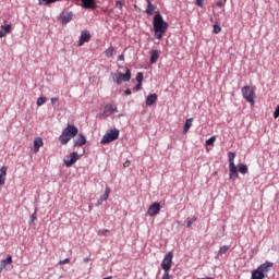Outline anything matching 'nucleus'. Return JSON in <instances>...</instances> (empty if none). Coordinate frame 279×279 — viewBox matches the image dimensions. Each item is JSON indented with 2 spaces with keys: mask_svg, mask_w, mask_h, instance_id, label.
<instances>
[{
  "mask_svg": "<svg viewBox=\"0 0 279 279\" xmlns=\"http://www.w3.org/2000/svg\"><path fill=\"white\" fill-rule=\"evenodd\" d=\"M153 27L155 32L154 37L157 40H162V34H166L167 29H169V23L165 22V20L162 19V15L158 13L154 16Z\"/></svg>",
  "mask_w": 279,
  "mask_h": 279,
  "instance_id": "obj_1",
  "label": "nucleus"
},
{
  "mask_svg": "<svg viewBox=\"0 0 279 279\" xmlns=\"http://www.w3.org/2000/svg\"><path fill=\"white\" fill-rule=\"evenodd\" d=\"M77 132H80L77 126L73 124H68L59 136L61 145H66L69 141H71V138H75V136H77Z\"/></svg>",
  "mask_w": 279,
  "mask_h": 279,
  "instance_id": "obj_2",
  "label": "nucleus"
},
{
  "mask_svg": "<svg viewBox=\"0 0 279 279\" xmlns=\"http://www.w3.org/2000/svg\"><path fill=\"white\" fill-rule=\"evenodd\" d=\"M229 158V179L236 180L239 178V170L236 169V165H234V158H236V154L228 153Z\"/></svg>",
  "mask_w": 279,
  "mask_h": 279,
  "instance_id": "obj_3",
  "label": "nucleus"
},
{
  "mask_svg": "<svg viewBox=\"0 0 279 279\" xmlns=\"http://www.w3.org/2000/svg\"><path fill=\"white\" fill-rule=\"evenodd\" d=\"M125 73L118 72L112 74V80L116 84H123V82H130L132 80V72L130 69L124 68Z\"/></svg>",
  "mask_w": 279,
  "mask_h": 279,
  "instance_id": "obj_4",
  "label": "nucleus"
},
{
  "mask_svg": "<svg viewBox=\"0 0 279 279\" xmlns=\"http://www.w3.org/2000/svg\"><path fill=\"white\" fill-rule=\"evenodd\" d=\"M117 138H119V130L111 129L102 136L100 143L101 145H108V143H112L113 141H117Z\"/></svg>",
  "mask_w": 279,
  "mask_h": 279,
  "instance_id": "obj_5",
  "label": "nucleus"
},
{
  "mask_svg": "<svg viewBox=\"0 0 279 279\" xmlns=\"http://www.w3.org/2000/svg\"><path fill=\"white\" fill-rule=\"evenodd\" d=\"M242 95L244 99L251 104V106H254L255 99H256V93H254V89L250 86L242 87Z\"/></svg>",
  "mask_w": 279,
  "mask_h": 279,
  "instance_id": "obj_6",
  "label": "nucleus"
},
{
  "mask_svg": "<svg viewBox=\"0 0 279 279\" xmlns=\"http://www.w3.org/2000/svg\"><path fill=\"white\" fill-rule=\"evenodd\" d=\"M172 260H173V253L169 252L168 254L165 255L161 262V268L163 269V271H170Z\"/></svg>",
  "mask_w": 279,
  "mask_h": 279,
  "instance_id": "obj_7",
  "label": "nucleus"
},
{
  "mask_svg": "<svg viewBox=\"0 0 279 279\" xmlns=\"http://www.w3.org/2000/svg\"><path fill=\"white\" fill-rule=\"evenodd\" d=\"M78 158H82V155H78L77 151H73L69 159H64L63 162L65 165V167H73V165H75L78 160Z\"/></svg>",
  "mask_w": 279,
  "mask_h": 279,
  "instance_id": "obj_8",
  "label": "nucleus"
},
{
  "mask_svg": "<svg viewBox=\"0 0 279 279\" xmlns=\"http://www.w3.org/2000/svg\"><path fill=\"white\" fill-rule=\"evenodd\" d=\"M160 213V203H154L153 205L149 206L147 210V215L149 217H156Z\"/></svg>",
  "mask_w": 279,
  "mask_h": 279,
  "instance_id": "obj_9",
  "label": "nucleus"
},
{
  "mask_svg": "<svg viewBox=\"0 0 279 279\" xmlns=\"http://www.w3.org/2000/svg\"><path fill=\"white\" fill-rule=\"evenodd\" d=\"M271 267H274V263L265 262L264 264H260L257 269H259L264 276H267V274H269L271 270Z\"/></svg>",
  "mask_w": 279,
  "mask_h": 279,
  "instance_id": "obj_10",
  "label": "nucleus"
},
{
  "mask_svg": "<svg viewBox=\"0 0 279 279\" xmlns=\"http://www.w3.org/2000/svg\"><path fill=\"white\" fill-rule=\"evenodd\" d=\"M117 112V106L114 105H107L104 108V112H102V119H106V117H110V114Z\"/></svg>",
  "mask_w": 279,
  "mask_h": 279,
  "instance_id": "obj_11",
  "label": "nucleus"
},
{
  "mask_svg": "<svg viewBox=\"0 0 279 279\" xmlns=\"http://www.w3.org/2000/svg\"><path fill=\"white\" fill-rule=\"evenodd\" d=\"M73 143H74V147H83V145H86V136L80 133L77 137L73 140Z\"/></svg>",
  "mask_w": 279,
  "mask_h": 279,
  "instance_id": "obj_12",
  "label": "nucleus"
},
{
  "mask_svg": "<svg viewBox=\"0 0 279 279\" xmlns=\"http://www.w3.org/2000/svg\"><path fill=\"white\" fill-rule=\"evenodd\" d=\"M60 21L61 23H63V25H66V23H71V21H73V12L61 13Z\"/></svg>",
  "mask_w": 279,
  "mask_h": 279,
  "instance_id": "obj_13",
  "label": "nucleus"
},
{
  "mask_svg": "<svg viewBox=\"0 0 279 279\" xmlns=\"http://www.w3.org/2000/svg\"><path fill=\"white\" fill-rule=\"evenodd\" d=\"M89 40H90V33L88 31H83L78 39V46H82L84 45V43H88Z\"/></svg>",
  "mask_w": 279,
  "mask_h": 279,
  "instance_id": "obj_14",
  "label": "nucleus"
},
{
  "mask_svg": "<svg viewBox=\"0 0 279 279\" xmlns=\"http://www.w3.org/2000/svg\"><path fill=\"white\" fill-rule=\"evenodd\" d=\"M110 197V187H106L105 193L98 198L97 205L101 206Z\"/></svg>",
  "mask_w": 279,
  "mask_h": 279,
  "instance_id": "obj_15",
  "label": "nucleus"
},
{
  "mask_svg": "<svg viewBox=\"0 0 279 279\" xmlns=\"http://www.w3.org/2000/svg\"><path fill=\"white\" fill-rule=\"evenodd\" d=\"M7 175H8V168L5 166H2L0 168V186H3V184H5Z\"/></svg>",
  "mask_w": 279,
  "mask_h": 279,
  "instance_id": "obj_16",
  "label": "nucleus"
},
{
  "mask_svg": "<svg viewBox=\"0 0 279 279\" xmlns=\"http://www.w3.org/2000/svg\"><path fill=\"white\" fill-rule=\"evenodd\" d=\"M12 32V25L7 24L0 26V38H3L7 34H10Z\"/></svg>",
  "mask_w": 279,
  "mask_h": 279,
  "instance_id": "obj_17",
  "label": "nucleus"
},
{
  "mask_svg": "<svg viewBox=\"0 0 279 279\" xmlns=\"http://www.w3.org/2000/svg\"><path fill=\"white\" fill-rule=\"evenodd\" d=\"M158 101V95L157 94H149L146 97V106H154Z\"/></svg>",
  "mask_w": 279,
  "mask_h": 279,
  "instance_id": "obj_18",
  "label": "nucleus"
},
{
  "mask_svg": "<svg viewBox=\"0 0 279 279\" xmlns=\"http://www.w3.org/2000/svg\"><path fill=\"white\" fill-rule=\"evenodd\" d=\"M8 265H12L11 255H8L7 258H4L0 262V274H1V271H3V269H5V267H8Z\"/></svg>",
  "mask_w": 279,
  "mask_h": 279,
  "instance_id": "obj_19",
  "label": "nucleus"
},
{
  "mask_svg": "<svg viewBox=\"0 0 279 279\" xmlns=\"http://www.w3.org/2000/svg\"><path fill=\"white\" fill-rule=\"evenodd\" d=\"M82 1V8L85 10H92L95 9V0H81Z\"/></svg>",
  "mask_w": 279,
  "mask_h": 279,
  "instance_id": "obj_20",
  "label": "nucleus"
},
{
  "mask_svg": "<svg viewBox=\"0 0 279 279\" xmlns=\"http://www.w3.org/2000/svg\"><path fill=\"white\" fill-rule=\"evenodd\" d=\"M267 275H264L259 268L252 271L251 279H265Z\"/></svg>",
  "mask_w": 279,
  "mask_h": 279,
  "instance_id": "obj_21",
  "label": "nucleus"
},
{
  "mask_svg": "<svg viewBox=\"0 0 279 279\" xmlns=\"http://www.w3.org/2000/svg\"><path fill=\"white\" fill-rule=\"evenodd\" d=\"M159 57H160V51L153 50L151 56H150V64H156V62H158Z\"/></svg>",
  "mask_w": 279,
  "mask_h": 279,
  "instance_id": "obj_22",
  "label": "nucleus"
},
{
  "mask_svg": "<svg viewBox=\"0 0 279 279\" xmlns=\"http://www.w3.org/2000/svg\"><path fill=\"white\" fill-rule=\"evenodd\" d=\"M40 147H43V138L37 137V138L34 141V151H35V154L40 150Z\"/></svg>",
  "mask_w": 279,
  "mask_h": 279,
  "instance_id": "obj_23",
  "label": "nucleus"
},
{
  "mask_svg": "<svg viewBox=\"0 0 279 279\" xmlns=\"http://www.w3.org/2000/svg\"><path fill=\"white\" fill-rule=\"evenodd\" d=\"M147 2V8H146V14H148L149 16H151V14H154V10H156V7H154V4H151V0H146Z\"/></svg>",
  "mask_w": 279,
  "mask_h": 279,
  "instance_id": "obj_24",
  "label": "nucleus"
},
{
  "mask_svg": "<svg viewBox=\"0 0 279 279\" xmlns=\"http://www.w3.org/2000/svg\"><path fill=\"white\" fill-rule=\"evenodd\" d=\"M192 126H193V118H190L184 123L183 134H186V132H189V130H191Z\"/></svg>",
  "mask_w": 279,
  "mask_h": 279,
  "instance_id": "obj_25",
  "label": "nucleus"
},
{
  "mask_svg": "<svg viewBox=\"0 0 279 279\" xmlns=\"http://www.w3.org/2000/svg\"><path fill=\"white\" fill-rule=\"evenodd\" d=\"M238 171H240V173L245 175V173H247V171H248L247 166H245L244 163H239L238 165Z\"/></svg>",
  "mask_w": 279,
  "mask_h": 279,
  "instance_id": "obj_26",
  "label": "nucleus"
},
{
  "mask_svg": "<svg viewBox=\"0 0 279 279\" xmlns=\"http://www.w3.org/2000/svg\"><path fill=\"white\" fill-rule=\"evenodd\" d=\"M195 221H197V217H192V218H187L186 220H185V226H186V228H191V226H193V223H195Z\"/></svg>",
  "mask_w": 279,
  "mask_h": 279,
  "instance_id": "obj_27",
  "label": "nucleus"
},
{
  "mask_svg": "<svg viewBox=\"0 0 279 279\" xmlns=\"http://www.w3.org/2000/svg\"><path fill=\"white\" fill-rule=\"evenodd\" d=\"M105 56L107 58H112V56H114V47L110 46L106 51H105Z\"/></svg>",
  "mask_w": 279,
  "mask_h": 279,
  "instance_id": "obj_28",
  "label": "nucleus"
},
{
  "mask_svg": "<svg viewBox=\"0 0 279 279\" xmlns=\"http://www.w3.org/2000/svg\"><path fill=\"white\" fill-rule=\"evenodd\" d=\"M58 0H38V5H49L50 3H56Z\"/></svg>",
  "mask_w": 279,
  "mask_h": 279,
  "instance_id": "obj_29",
  "label": "nucleus"
},
{
  "mask_svg": "<svg viewBox=\"0 0 279 279\" xmlns=\"http://www.w3.org/2000/svg\"><path fill=\"white\" fill-rule=\"evenodd\" d=\"M37 106H45V104H47V97L41 96L37 99Z\"/></svg>",
  "mask_w": 279,
  "mask_h": 279,
  "instance_id": "obj_30",
  "label": "nucleus"
},
{
  "mask_svg": "<svg viewBox=\"0 0 279 279\" xmlns=\"http://www.w3.org/2000/svg\"><path fill=\"white\" fill-rule=\"evenodd\" d=\"M228 250H230V246H228V245L221 246L219 252H218L219 256L226 254L228 252Z\"/></svg>",
  "mask_w": 279,
  "mask_h": 279,
  "instance_id": "obj_31",
  "label": "nucleus"
},
{
  "mask_svg": "<svg viewBox=\"0 0 279 279\" xmlns=\"http://www.w3.org/2000/svg\"><path fill=\"white\" fill-rule=\"evenodd\" d=\"M220 32H221V26L218 23H216L214 25V34H219Z\"/></svg>",
  "mask_w": 279,
  "mask_h": 279,
  "instance_id": "obj_32",
  "label": "nucleus"
},
{
  "mask_svg": "<svg viewBox=\"0 0 279 279\" xmlns=\"http://www.w3.org/2000/svg\"><path fill=\"white\" fill-rule=\"evenodd\" d=\"M136 82L138 84H143V73L142 72L136 74Z\"/></svg>",
  "mask_w": 279,
  "mask_h": 279,
  "instance_id": "obj_33",
  "label": "nucleus"
},
{
  "mask_svg": "<svg viewBox=\"0 0 279 279\" xmlns=\"http://www.w3.org/2000/svg\"><path fill=\"white\" fill-rule=\"evenodd\" d=\"M215 141H216V138H215V136H211V137H209L207 141H206V145H215Z\"/></svg>",
  "mask_w": 279,
  "mask_h": 279,
  "instance_id": "obj_34",
  "label": "nucleus"
},
{
  "mask_svg": "<svg viewBox=\"0 0 279 279\" xmlns=\"http://www.w3.org/2000/svg\"><path fill=\"white\" fill-rule=\"evenodd\" d=\"M116 8H118V10H123V2L121 0H118L116 2Z\"/></svg>",
  "mask_w": 279,
  "mask_h": 279,
  "instance_id": "obj_35",
  "label": "nucleus"
},
{
  "mask_svg": "<svg viewBox=\"0 0 279 279\" xmlns=\"http://www.w3.org/2000/svg\"><path fill=\"white\" fill-rule=\"evenodd\" d=\"M68 263H71V259L70 258H65L63 260H60L59 262V265H68Z\"/></svg>",
  "mask_w": 279,
  "mask_h": 279,
  "instance_id": "obj_36",
  "label": "nucleus"
},
{
  "mask_svg": "<svg viewBox=\"0 0 279 279\" xmlns=\"http://www.w3.org/2000/svg\"><path fill=\"white\" fill-rule=\"evenodd\" d=\"M278 117H279V105L277 106V108L275 109V112H274V118L278 119Z\"/></svg>",
  "mask_w": 279,
  "mask_h": 279,
  "instance_id": "obj_37",
  "label": "nucleus"
},
{
  "mask_svg": "<svg viewBox=\"0 0 279 279\" xmlns=\"http://www.w3.org/2000/svg\"><path fill=\"white\" fill-rule=\"evenodd\" d=\"M52 106H56V104H58L60 100L58 99V97H53L50 99Z\"/></svg>",
  "mask_w": 279,
  "mask_h": 279,
  "instance_id": "obj_38",
  "label": "nucleus"
},
{
  "mask_svg": "<svg viewBox=\"0 0 279 279\" xmlns=\"http://www.w3.org/2000/svg\"><path fill=\"white\" fill-rule=\"evenodd\" d=\"M34 221H36V210H35L34 214L31 216L29 223H34Z\"/></svg>",
  "mask_w": 279,
  "mask_h": 279,
  "instance_id": "obj_39",
  "label": "nucleus"
},
{
  "mask_svg": "<svg viewBox=\"0 0 279 279\" xmlns=\"http://www.w3.org/2000/svg\"><path fill=\"white\" fill-rule=\"evenodd\" d=\"M196 5H198V8H204V0H196Z\"/></svg>",
  "mask_w": 279,
  "mask_h": 279,
  "instance_id": "obj_40",
  "label": "nucleus"
},
{
  "mask_svg": "<svg viewBox=\"0 0 279 279\" xmlns=\"http://www.w3.org/2000/svg\"><path fill=\"white\" fill-rule=\"evenodd\" d=\"M118 60H119L120 62H123V60H125V56L120 54V56L118 57Z\"/></svg>",
  "mask_w": 279,
  "mask_h": 279,
  "instance_id": "obj_41",
  "label": "nucleus"
},
{
  "mask_svg": "<svg viewBox=\"0 0 279 279\" xmlns=\"http://www.w3.org/2000/svg\"><path fill=\"white\" fill-rule=\"evenodd\" d=\"M142 86H143V83H138V84L135 86V90H141Z\"/></svg>",
  "mask_w": 279,
  "mask_h": 279,
  "instance_id": "obj_42",
  "label": "nucleus"
},
{
  "mask_svg": "<svg viewBox=\"0 0 279 279\" xmlns=\"http://www.w3.org/2000/svg\"><path fill=\"white\" fill-rule=\"evenodd\" d=\"M161 279H169V271H165V274H163Z\"/></svg>",
  "mask_w": 279,
  "mask_h": 279,
  "instance_id": "obj_43",
  "label": "nucleus"
},
{
  "mask_svg": "<svg viewBox=\"0 0 279 279\" xmlns=\"http://www.w3.org/2000/svg\"><path fill=\"white\" fill-rule=\"evenodd\" d=\"M216 5H217L218 8H221V7L223 5V2L218 1V2L216 3Z\"/></svg>",
  "mask_w": 279,
  "mask_h": 279,
  "instance_id": "obj_44",
  "label": "nucleus"
},
{
  "mask_svg": "<svg viewBox=\"0 0 279 279\" xmlns=\"http://www.w3.org/2000/svg\"><path fill=\"white\" fill-rule=\"evenodd\" d=\"M84 263H90V257H84Z\"/></svg>",
  "mask_w": 279,
  "mask_h": 279,
  "instance_id": "obj_45",
  "label": "nucleus"
},
{
  "mask_svg": "<svg viewBox=\"0 0 279 279\" xmlns=\"http://www.w3.org/2000/svg\"><path fill=\"white\" fill-rule=\"evenodd\" d=\"M125 95H132V90L131 89H126L124 90Z\"/></svg>",
  "mask_w": 279,
  "mask_h": 279,
  "instance_id": "obj_46",
  "label": "nucleus"
},
{
  "mask_svg": "<svg viewBox=\"0 0 279 279\" xmlns=\"http://www.w3.org/2000/svg\"><path fill=\"white\" fill-rule=\"evenodd\" d=\"M124 167H128V162L124 163Z\"/></svg>",
  "mask_w": 279,
  "mask_h": 279,
  "instance_id": "obj_47",
  "label": "nucleus"
},
{
  "mask_svg": "<svg viewBox=\"0 0 279 279\" xmlns=\"http://www.w3.org/2000/svg\"><path fill=\"white\" fill-rule=\"evenodd\" d=\"M228 1V0H225V2Z\"/></svg>",
  "mask_w": 279,
  "mask_h": 279,
  "instance_id": "obj_48",
  "label": "nucleus"
}]
</instances>
